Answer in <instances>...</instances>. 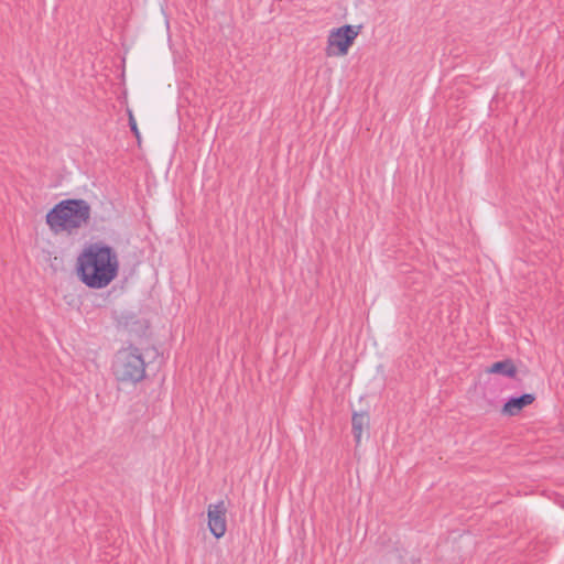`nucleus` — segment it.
<instances>
[{"label":"nucleus","instance_id":"obj_1","mask_svg":"<svg viewBox=\"0 0 564 564\" xmlns=\"http://www.w3.org/2000/svg\"><path fill=\"white\" fill-rule=\"evenodd\" d=\"M118 272L119 260L116 251L101 241L86 246L77 258L78 276L88 288L108 286Z\"/></svg>","mask_w":564,"mask_h":564},{"label":"nucleus","instance_id":"obj_2","mask_svg":"<svg viewBox=\"0 0 564 564\" xmlns=\"http://www.w3.org/2000/svg\"><path fill=\"white\" fill-rule=\"evenodd\" d=\"M91 219V207L85 199H63L45 216L46 225L55 235H76L86 228Z\"/></svg>","mask_w":564,"mask_h":564},{"label":"nucleus","instance_id":"obj_3","mask_svg":"<svg viewBox=\"0 0 564 564\" xmlns=\"http://www.w3.org/2000/svg\"><path fill=\"white\" fill-rule=\"evenodd\" d=\"M113 373L121 382L141 381L145 376V362L139 349L128 347L119 350L113 361Z\"/></svg>","mask_w":564,"mask_h":564},{"label":"nucleus","instance_id":"obj_4","mask_svg":"<svg viewBox=\"0 0 564 564\" xmlns=\"http://www.w3.org/2000/svg\"><path fill=\"white\" fill-rule=\"evenodd\" d=\"M226 512L227 508L224 501H219L217 503H212L208 506V528L212 534L217 539L224 536L226 533Z\"/></svg>","mask_w":564,"mask_h":564},{"label":"nucleus","instance_id":"obj_5","mask_svg":"<svg viewBox=\"0 0 564 564\" xmlns=\"http://www.w3.org/2000/svg\"><path fill=\"white\" fill-rule=\"evenodd\" d=\"M534 400L535 397L534 394L531 393H525L522 394L521 397L511 398L505 403L501 412L502 414L508 416L518 415L523 408L532 404Z\"/></svg>","mask_w":564,"mask_h":564},{"label":"nucleus","instance_id":"obj_6","mask_svg":"<svg viewBox=\"0 0 564 564\" xmlns=\"http://www.w3.org/2000/svg\"><path fill=\"white\" fill-rule=\"evenodd\" d=\"M356 37H328L326 53L328 56H341L347 54Z\"/></svg>","mask_w":564,"mask_h":564},{"label":"nucleus","instance_id":"obj_7","mask_svg":"<svg viewBox=\"0 0 564 564\" xmlns=\"http://www.w3.org/2000/svg\"><path fill=\"white\" fill-rule=\"evenodd\" d=\"M487 373L501 375L508 378H513L517 373V368L511 359H505L494 362L486 369Z\"/></svg>","mask_w":564,"mask_h":564},{"label":"nucleus","instance_id":"obj_8","mask_svg":"<svg viewBox=\"0 0 564 564\" xmlns=\"http://www.w3.org/2000/svg\"><path fill=\"white\" fill-rule=\"evenodd\" d=\"M352 434L357 444L360 443L364 430L369 426V416L367 413H355L351 420Z\"/></svg>","mask_w":564,"mask_h":564},{"label":"nucleus","instance_id":"obj_9","mask_svg":"<svg viewBox=\"0 0 564 564\" xmlns=\"http://www.w3.org/2000/svg\"><path fill=\"white\" fill-rule=\"evenodd\" d=\"M361 25H343L340 28L332 29L328 35H358Z\"/></svg>","mask_w":564,"mask_h":564},{"label":"nucleus","instance_id":"obj_10","mask_svg":"<svg viewBox=\"0 0 564 564\" xmlns=\"http://www.w3.org/2000/svg\"><path fill=\"white\" fill-rule=\"evenodd\" d=\"M129 126L131 128V131L134 133L135 138L140 140V132L137 126V121L132 115V112L129 110Z\"/></svg>","mask_w":564,"mask_h":564}]
</instances>
